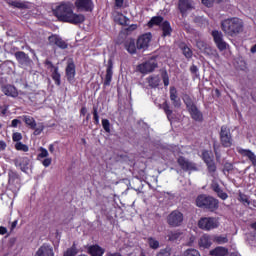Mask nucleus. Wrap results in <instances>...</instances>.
Listing matches in <instances>:
<instances>
[{"label": "nucleus", "mask_w": 256, "mask_h": 256, "mask_svg": "<svg viewBox=\"0 0 256 256\" xmlns=\"http://www.w3.org/2000/svg\"><path fill=\"white\" fill-rule=\"evenodd\" d=\"M54 16L58 21L70 23L71 25H81L85 23V15L73 12V7L69 3H61L53 10Z\"/></svg>", "instance_id": "1"}, {"label": "nucleus", "mask_w": 256, "mask_h": 256, "mask_svg": "<svg viewBox=\"0 0 256 256\" xmlns=\"http://www.w3.org/2000/svg\"><path fill=\"white\" fill-rule=\"evenodd\" d=\"M220 27L228 37H237L240 33H243L245 24L239 17H231L221 21Z\"/></svg>", "instance_id": "2"}, {"label": "nucleus", "mask_w": 256, "mask_h": 256, "mask_svg": "<svg viewBox=\"0 0 256 256\" xmlns=\"http://www.w3.org/2000/svg\"><path fill=\"white\" fill-rule=\"evenodd\" d=\"M196 207L213 213L219 209V200H217L213 196L200 194L196 198Z\"/></svg>", "instance_id": "3"}, {"label": "nucleus", "mask_w": 256, "mask_h": 256, "mask_svg": "<svg viewBox=\"0 0 256 256\" xmlns=\"http://www.w3.org/2000/svg\"><path fill=\"white\" fill-rule=\"evenodd\" d=\"M22 119L25 125L28 127V129H31L32 131H34L33 135H35V137L41 135V133L45 131V124L43 123L37 124V121H35V118H33V116L23 115Z\"/></svg>", "instance_id": "4"}, {"label": "nucleus", "mask_w": 256, "mask_h": 256, "mask_svg": "<svg viewBox=\"0 0 256 256\" xmlns=\"http://www.w3.org/2000/svg\"><path fill=\"white\" fill-rule=\"evenodd\" d=\"M199 229L202 231H213L219 227V219L215 217H202L198 221Z\"/></svg>", "instance_id": "5"}, {"label": "nucleus", "mask_w": 256, "mask_h": 256, "mask_svg": "<svg viewBox=\"0 0 256 256\" xmlns=\"http://www.w3.org/2000/svg\"><path fill=\"white\" fill-rule=\"evenodd\" d=\"M219 139L222 147L229 148L233 145V135L231 134V129L227 125H223L220 128Z\"/></svg>", "instance_id": "6"}, {"label": "nucleus", "mask_w": 256, "mask_h": 256, "mask_svg": "<svg viewBox=\"0 0 256 256\" xmlns=\"http://www.w3.org/2000/svg\"><path fill=\"white\" fill-rule=\"evenodd\" d=\"M48 43L50 45V47L54 48V49H68L69 48V44L63 40V38H61V36L57 35V34H52L48 37Z\"/></svg>", "instance_id": "7"}, {"label": "nucleus", "mask_w": 256, "mask_h": 256, "mask_svg": "<svg viewBox=\"0 0 256 256\" xmlns=\"http://www.w3.org/2000/svg\"><path fill=\"white\" fill-rule=\"evenodd\" d=\"M152 39L153 34H151V32L140 35L136 40L138 51H147V49H149V45L151 44Z\"/></svg>", "instance_id": "8"}, {"label": "nucleus", "mask_w": 256, "mask_h": 256, "mask_svg": "<svg viewBox=\"0 0 256 256\" xmlns=\"http://www.w3.org/2000/svg\"><path fill=\"white\" fill-rule=\"evenodd\" d=\"M183 219V213L179 210H173L167 217V223L170 227H181Z\"/></svg>", "instance_id": "9"}, {"label": "nucleus", "mask_w": 256, "mask_h": 256, "mask_svg": "<svg viewBox=\"0 0 256 256\" xmlns=\"http://www.w3.org/2000/svg\"><path fill=\"white\" fill-rule=\"evenodd\" d=\"M211 36L213 37V41L219 51H225V49H227V42L223 40V32L219 30H213L211 32Z\"/></svg>", "instance_id": "10"}, {"label": "nucleus", "mask_w": 256, "mask_h": 256, "mask_svg": "<svg viewBox=\"0 0 256 256\" xmlns=\"http://www.w3.org/2000/svg\"><path fill=\"white\" fill-rule=\"evenodd\" d=\"M74 5L77 11H85L86 13H91L95 9L93 0H76Z\"/></svg>", "instance_id": "11"}, {"label": "nucleus", "mask_w": 256, "mask_h": 256, "mask_svg": "<svg viewBox=\"0 0 256 256\" xmlns=\"http://www.w3.org/2000/svg\"><path fill=\"white\" fill-rule=\"evenodd\" d=\"M177 163L182 171H197V164L189 161L184 156H180L177 158Z\"/></svg>", "instance_id": "12"}, {"label": "nucleus", "mask_w": 256, "mask_h": 256, "mask_svg": "<svg viewBox=\"0 0 256 256\" xmlns=\"http://www.w3.org/2000/svg\"><path fill=\"white\" fill-rule=\"evenodd\" d=\"M159 65L156 62L146 61L137 66V71L142 73V75H147V73H153Z\"/></svg>", "instance_id": "13"}, {"label": "nucleus", "mask_w": 256, "mask_h": 256, "mask_svg": "<svg viewBox=\"0 0 256 256\" xmlns=\"http://www.w3.org/2000/svg\"><path fill=\"white\" fill-rule=\"evenodd\" d=\"M19 181H21V176L15 170H8V185L11 187V191H17V186L19 185Z\"/></svg>", "instance_id": "14"}, {"label": "nucleus", "mask_w": 256, "mask_h": 256, "mask_svg": "<svg viewBox=\"0 0 256 256\" xmlns=\"http://www.w3.org/2000/svg\"><path fill=\"white\" fill-rule=\"evenodd\" d=\"M44 65L49 66V69H53L51 77L54 80L55 85L61 87V73H59V67L55 66L50 60H46Z\"/></svg>", "instance_id": "15"}, {"label": "nucleus", "mask_w": 256, "mask_h": 256, "mask_svg": "<svg viewBox=\"0 0 256 256\" xmlns=\"http://www.w3.org/2000/svg\"><path fill=\"white\" fill-rule=\"evenodd\" d=\"M14 57L17 63L22 65V67H28V65H31V58L29 57V54L25 53L24 51H17L14 54Z\"/></svg>", "instance_id": "16"}, {"label": "nucleus", "mask_w": 256, "mask_h": 256, "mask_svg": "<svg viewBox=\"0 0 256 256\" xmlns=\"http://www.w3.org/2000/svg\"><path fill=\"white\" fill-rule=\"evenodd\" d=\"M65 73L68 83H75V75H77V72L75 70V62L70 61L67 63Z\"/></svg>", "instance_id": "17"}, {"label": "nucleus", "mask_w": 256, "mask_h": 256, "mask_svg": "<svg viewBox=\"0 0 256 256\" xmlns=\"http://www.w3.org/2000/svg\"><path fill=\"white\" fill-rule=\"evenodd\" d=\"M35 256H55L53 246L48 243L41 245L35 253Z\"/></svg>", "instance_id": "18"}, {"label": "nucleus", "mask_w": 256, "mask_h": 256, "mask_svg": "<svg viewBox=\"0 0 256 256\" xmlns=\"http://www.w3.org/2000/svg\"><path fill=\"white\" fill-rule=\"evenodd\" d=\"M124 49H126L127 53L130 55H137V50H139V48H137V42L135 41V38H127L124 41Z\"/></svg>", "instance_id": "19"}, {"label": "nucleus", "mask_w": 256, "mask_h": 256, "mask_svg": "<svg viewBox=\"0 0 256 256\" xmlns=\"http://www.w3.org/2000/svg\"><path fill=\"white\" fill-rule=\"evenodd\" d=\"M31 160L28 157H19L14 160L15 167H20V170L23 173H27L29 171V165Z\"/></svg>", "instance_id": "20"}, {"label": "nucleus", "mask_w": 256, "mask_h": 256, "mask_svg": "<svg viewBox=\"0 0 256 256\" xmlns=\"http://www.w3.org/2000/svg\"><path fill=\"white\" fill-rule=\"evenodd\" d=\"M87 253L90 256H103L105 255V248L101 247L99 244H93L88 246Z\"/></svg>", "instance_id": "21"}, {"label": "nucleus", "mask_w": 256, "mask_h": 256, "mask_svg": "<svg viewBox=\"0 0 256 256\" xmlns=\"http://www.w3.org/2000/svg\"><path fill=\"white\" fill-rule=\"evenodd\" d=\"M111 81H113V60H108V66L106 69V75L104 80V87H109L111 85Z\"/></svg>", "instance_id": "22"}, {"label": "nucleus", "mask_w": 256, "mask_h": 256, "mask_svg": "<svg viewBox=\"0 0 256 256\" xmlns=\"http://www.w3.org/2000/svg\"><path fill=\"white\" fill-rule=\"evenodd\" d=\"M178 9L182 17H185V15H187V11H191L193 9V5L189 0H179Z\"/></svg>", "instance_id": "23"}, {"label": "nucleus", "mask_w": 256, "mask_h": 256, "mask_svg": "<svg viewBox=\"0 0 256 256\" xmlns=\"http://www.w3.org/2000/svg\"><path fill=\"white\" fill-rule=\"evenodd\" d=\"M166 239H168L170 243L181 241L183 239V232H181V230H170L166 235Z\"/></svg>", "instance_id": "24"}, {"label": "nucleus", "mask_w": 256, "mask_h": 256, "mask_svg": "<svg viewBox=\"0 0 256 256\" xmlns=\"http://www.w3.org/2000/svg\"><path fill=\"white\" fill-rule=\"evenodd\" d=\"M237 152L242 155V157H247L252 163L253 167H256V155L253 151L249 149L238 148Z\"/></svg>", "instance_id": "25"}, {"label": "nucleus", "mask_w": 256, "mask_h": 256, "mask_svg": "<svg viewBox=\"0 0 256 256\" xmlns=\"http://www.w3.org/2000/svg\"><path fill=\"white\" fill-rule=\"evenodd\" d=\"M2 93H4V95H6L7 97H19V92L17 91V88L13 85H4L2 87Z\"/></svg>", "instance_id": "26"}, {"label": "nucleus", "mask_w": 256, "mask_h": 256, "mask_svg": "<svg viewBox=\"0 0 256 256\" xmlns=\"http://www.w3.org/2000/svg\"><path fill=\"white\" fill-rule=\"evenodd\" d=\"M170 100L172 101V105L174 107H181V98H179V95L177 94V88L170 87Z\"/></svg>", "instance_id": "27"}, {"label": "nucleus", "mask_w": 256, "mask_h": 256, "mask_svg": "<svg viewBox=\"0 0 256 256\" xmlns=\"http://www.w3.org/2000/svg\"><path fill=\"white\" fill-rule=\"evenodd\" d=\"M188 113H190V117L194 121H197L198 123H202L203 113L200 112V110H199V108H197V106H194L193 108H190V110H188Z\"/></svg>", "instance_id": "28"}, {"label": "nucleus", "mask_w": 256, "mask_h": 256, "mask_svg": "<svg viewBox=\"0 0 256 256\" xmlns=\"http://www.w3.org/2000/svg\"><path fill=\"white\" fill-rule=\"evenodd\" d=\"M213 245V239L211 238V235L204 234L201 236L199 240V247H202L203 249H209Z\"/></svg>", "instance_id": "29"}, {"label": "nucleus", "mask_w": 256, "mask_h": 256, "mask_svg": "<svg viewBox=\"0 0 256 256\" xmlns=\"http://www.w3.org/2000/svg\"><path fill=\"white\" fill-rule=\"evenodd\" d=\"M162 29V37H171V33H173V28L171 27V23L169 21H164L160 25Z\"/></svg>", "instance_id": "30"}, {"label": "nucleus", "mask_w": 256, "mask_h": 256, "mask_svg": "<svg viewBox=\"0 0 256 256\" xmlns=\"http://www.w3.org/2000/svg\"><path fill=\"white\" fill-rule=\"evenodd\" d=\"M211 256H227L229 255V249L223 246H217L210 251Z\"/></svg>", "instance_id": "31"}, {"label": "nucleus", "mask_w": 256, "mask_h": 256, "mask_svg": "<svg viewBox=\"0 0 256 256\" xmlns=\"http://www.w3.org/2000/svg\"><path fill=\"white\" fill-rule=\"evenodd\" d=\"M147 83L151 89H157L161 83V78H159V75L150 76L147 78Z\"/></svg>", "instance_id": "32"}, {"label": "nucleus", "mask_w": 256, "mask_h": 256, "mask_svg": "<svg viewBox=\"0 0 256 256\" xmlns=\"http://www.w3.org/2000/svg\"><path fill=\"white\" fill-rule=\"evenodd\" d=\"M114 21L118 23V25H122L123 27H127L129 23V18L121 13L117 14L114 18Z\"/></svg>", "instance_id": "33"}, {"label": "nucleus", "mask_w": 256, "mask_h": 256, "mask_svg": "<svg viewBox=\"0 0 256 256\" xmlns=\"http://www.w3.org/2000/svg\"><path fill=\"white\" fill-rule=\"evenodd\" d=\"M160 109H163L168 121H171V115H173V110H171V106H169V102H167V100L160 105Z\"/></svg>", "instance_id": "34"}, {"label": "nucleus", "mask_w": 256, "mask_h": 256, "mask_svg": "<svg viewBox=\"0 0 256 256\" xmlns=\"http://www.w3.org/2000/svg\"><path fill=\"white\" fill-rule=\"evenodd\" d=\"M163 22V16H154L148 22V27H155V25L161 27Z\"/></svg>", "instance_id": "35"}, {"label": "nucleus", "mask_w": 256, "mask_h": 256, "mask_svg": "<svg viewBox=\"0 0 256 256\" xmlns=\"http://www.w3.org/2000/svg\"><path fill=\"white\" fill-rule=\"evenodd\" d=\"M183 101H184V104L186 105L187 111H189L193 107H197V105L193 101V98H191V96H189L188 94L184 95Z\"/></svg>", "instance_id": "36"}, {"label": "nucleus", "mask_w": 256, "mask_h": 256, "mask_svg": "<svg viewBox=\"0 0 256 256\" xmlns=\"http://www.w3.org/2000/svg\"><path fill=\"white\" fill-rule=\"evenodd\" d=\"M147 243L150 247V249H153L154 251H157L161 245L159 244V240H156L154 237H148Z\"/></svg>", "instance_id": "37"}, {"label": "nucleus", "mask_w": 256, "mask_h": 256, "mask_svg": "<svg viewBox=\"0 0 256 256\" xmlns=\"http://www.w3.org/2000/svg\"><path fill=\"white\" fill-rule=\"evenodd\" d=\"M202 159L204 161V163H206V165L208 163H212L214 160L213 154L211 152H209V150H204L202 152Z\"/></svg>", "instance_id": "38"}, {"label": "nucleus", "mask_w": 256, "mask_h": 256, "mask_svg": "<svg viewBox=\"0 0 256 256\" xmlns=\"http://www.w3.org/2000/svg\"><path fill=\"white\" fill-rule=\"evenodd\" d=\"M77 253H79V250L77 249V244L74 242L72 246L64 252L63 256H77Z\"/></svg>", "instance_id": "39"}, {"label": "nucleus", "mask_w": 256, "mask_h": 256, "mask_svg": "<svg viewBox=\"0 0 256 256\" xmlns=\"http://www.w3.org/2000/svg\"><path fill=\"white\" fill-rule=\"evenodd\" d=\"M196 47H197V49H199V51H201L202 53H207V51H209V45L206 44V42L203 41V40H197V41H196Z\"/></svg>", "instance_id": "40"}, {"label": "nucleus", "mask_w": 256, "mask_h": 256, "mask_svg": "<svg viewBox=\"0 0 256 256\" xmlns=\"http://www.w3.org/2000/svg\"><path fill=\"white\" fill-rule=\"evenodd\" d=\"M214 243H217L218 245H225V243H229V238L227 236L223 235H216L213 238Z\"/></svg>", "instance_id": "41"}, {"label": "nucleus", "mask_w": 256, "mask_h": 256, "mask_svg": "<svg viewBox=\"0 0 256 256\" xmlns=\"http://www.w3.org/2000/svg\"><path fill=\"white\" fill-rule=\"evenodd\" d=\"M202 5L204 7H208L210 9L214 5H219V3H223V0H201Z\"/></svg>", "instance_id": "42"}, {"label": "nucleus", "mask_w": 256, "mask_h": 256, "mask_svg": "<svg viewBox=\"0 0 256 256\" xmlns=\"http://www.w3.org/2000/svg\"><path fill=\"white\" fill-rule=\"evenodd\" d=\"M182 53L184 55V57H186V59H191L193 57V50H191V48L188 47L187 44H184L182 47Z\"/></svg>", "instance_id": "43"}, {"label": "nucleus", "mask_w": 256, "mask_h": 256, "mask_svg": "<svg viewBox=\"0 0 256 256\" xmlns=\"http://www.w3.org/2000/svg\"><path fill=\"white\" fill-rule=\"evenodd\" d=\"M10 5L16 9H29V5L25 2L12 1L10 2Z\"/></svg>", "instance_id": "44"}, {"label": "nucleus", "mask_w": 256, "mask_h": 256, "mask_svg": "<svg viewBox=\"0 0 256 256\" xmlns=\"http://www.w3.org/2000/svg\"><path fill=\"white\" fill-rule=\"evenodd\" d=\"M239 201L245 205V207H249L251 205V200H249V196L240 193L239 194Z\"/></svg>", "instance_id": "45"}, {"label": "nucleus", "mask_w": 256, "mask_h": 256, "mask_svg": "<svg viewBox=\"0 0 256 256\" xmlns=\"http://www.w3.org/2000/svg\"><path fill=\"white\" fill-rule=\"evenodd\" d=\"M39 151H40V153L37 155L38 161L49 157V151H47L44 147H40Z\"/></svg>", "instance_id": "46"}, {"label": "nucleus", "mask_w": 256, "mask_h": 256, "mask_svg": "<svg viewBox=\"0 0 256 256\" xmlns=\"http://www.w3.org/2000/svg\"><path fill=\"white\" fill-rule=\"evenodd\" d=\"M15 150L24 151V153H27V151H29V146H27L26 144H23L22 142H17L15 144Z\"/></svg>", "instance_id": "47"}, {"label": "nucleus", "mask_w": 256, "mask_h": 256, "mask_svg": "<svg viewBox=\"0 0 256 256\" xmlns=\"http://www.w3.org/2000/svg\"><path fill=\"white\" fill-rule=\"evenodd\" d=\"M92 114L94 125H99V108H97V106H93Z\"/></svg>", "instance_id": "48"}, {"label": "nucleus", "mask_w": 256, "mask_h": 256, "mask_svg": "<svg viewBox=\"0 0 256 256\" xmlns=\"http://www.w3.org/2000/svg\"><path fill=\"white\" fill-rule=\"evenodd\" d=\"M206 166L208 169V173H210L211 175H213L217 171V164H215V160L209 162L208 164H206Z\"/></svg>", "instance_id": "49"}, {"label": "nucleus", "mask_w": 256, "mask_h": 256, "mask_svg": "<svg viewBox=\"0 0 256 256\" xmlns=\"http://www.w3.org/2000/svg\"><path fill=\"white\" fill-rule=\"evenodd\" d=\"M102 127L106 133H111V122H109V119H102Z\"/></svg>", "instance_id": "50"}, {"label": "nucleus", "mask_w": 256, "mask_h": 256, "mask_svg": "<svg viewBox=\"0 0 256 256\" xmlns=\"http://www.w3.org/2000/svg\"><path fill=\"white\" fill-rule=\"evenodd\" d=\"M161 77L164 87H169V73H167V70L162 71Z\"/></svg>", "instance_id": "51"}, {"label": "nucleus", "mask_w": 256, "mask_h": 256, "mask_svg": "<svg viewBox=\"0 0 256 256\" xmlns=\"http://www.w3.org/2000/svg\"><path fill=\"white\" fill-rule=\"evenodd\" d=\"M184 256H201V254L199 253L198 250L191 248V249H187L184 252Z\"/></svg>", "instance_id": "52"}, {"label": "nucleus", "mask_w": 256, "mask_h": 256, "mask_svg": "<svg viewBox=\"0 0 256 256\" xmlns=\"http://www.w3.org/2000/svg\"><path fill=\"white\" fill-rule=\"evenodd\" d=\"M156 256H171V249L170 248H164L161 249Z\"/></svg>", "instance_id": "53"}, {"label": "nucleus", "mask_w": 256, "mask_h": 256, "mask_svg": "<svg viewBox=\"0 0 256 256\" xmlns=\"http://www.w3.org/2000/svg\"><path fill=\"white\" fill-rule=\"evenodd\" d=\"M21 139H23V135L20 132H14L12 134V140L14 141V143H19Z\"/></svg>", "instance_id": "54"}, {"label": "nucleus", "mask_w": 256, "mask_h": 256, "mask_svg": "<svg viewBox=\"0 0 256 256\" xmlns=\"http://www.w3.org/2000/svg\"><path fill=\"white\" fill-rule=\"evenodd\" d=\"M231 171H233V164L230 162H226L224 164L223 173H231Z\"/></svg>", "instance_id": "55"}, {"label": "nucleus", "mask_w": 256, "mask_h": 256, "mask_svg": "<svg viewBox=\"0 0 256 256\" xmlns=\"http://www.w3.org/2000/svg\"><path fill=\"white\" fill-rule=\"evenodd\" d=\"M217 196L222 199V201H225L229 195H227L226 192H223V189H221L220 191L217 192Z\"/></svg>", "instance_id": "56"}, {"label": "nucleus", "mask_w": 256, "mask_h": 256, "mask_svg": "<svg viewBox=\"0 0 256 256\" xmlns=\"http://www.w3.org/2000/svg\"><path fill=\"white\" fill-rule=\"evenodd\" d=\"M51 163H53V159L51 158H45L43 161H42V165L44 167H49L51 165Z\"/></svg>", "instance_id": "57"}, {"label": "nucleus", "mask_w": 256, "mask_h": 256, "mask_svg": "<svg viewBox=\"0 0 256 256\" xmlns=\"http://www.w3.org/2000/svg\"><path fill=\"white\" fill-rule=\"evenodd\" d=\"M137 24H131L130 26H128L126 28V31L129 33V32H133V31H137Z\"/></svg>", "instance_id": "58"}, {"label": "nucleus", "mask_w": 256, "mask_h": 256, "mask_svg": "<svg viewBox=\"0 0 256 256\" xmlns=\"http://www.w3.org/2000/svg\"><path fill=\"white\" fill-rule=\"evenodd\" d=\"M18 125H21V120L13 119L12 122H11V127L17 128Z\"/></svg>", "instance_id": "59"}, {"label": "nucleus", "mask_w": 256, "mask_h": 256, "mask_svg": "<svg viewBox=\"0 0 256 256\" xmlns=\"http://www.w3.org/2000/svg\"><path fill=\"white\" fill-rule=\"evenodd\" d=\"M124 3H125V0H115V7H117L118 9H121Z\"/></svg>", "instance_id": "60"}, {"label": "nucleus", "mask_w": 256, "mask_h": 256, "mask_svg": "<svg viewBox=\"0 0 256 256\" xmlns=\"http://www.w3.org/2000/svg\"><path fill=\"white\" fill-rule=\"evenodd\" d=\"M212 190L214 193H217L218 191L221 190V186H219L218 183H214V184H212Z\"/></svg>", "instance_id": "61"}, {"label": "nucleus", "mask_w": 256, "mask_h": 256, "mask_svg": "<svg viewBox=\"0 0 256 256\" xmlns=\"http://www.w3.org/2000/svg\"><path fill=\"white\" fill-rule=\"evenodd\" d=\"M213 149H214V153L216 155V158L219 159V157H221V154H219V146L214 145Z\"/></svg>", "instance_id": "62"}, {"label": "nucleus", "mask_w": 256, "mask_h": 256, "mask_svg": "<svg viewBox=\"0 0 256 256\" xmlns=\"http://www.w3.org/2000/svg\"><path fill=\"white\" fill-rule=\"evenodd\" d=\"M248 207L251 210L256 209V200L250 201V205Z\"/></svg>", "instance_id": "63"}, {"label": "nucleus", "mask_w": 256, "mask_h": 256, "mask_svg": "<svg viewBox=\"0 0 256 256\" xmlns=\"http://www.w3.org/2000/svg\"><path fill=\"white\" fill-rule=\"evenodd\" d=\"M106 256H123V255H121V253L119 252H108Z\"/></svg>", "instance_id": "64"}]
</instances>
